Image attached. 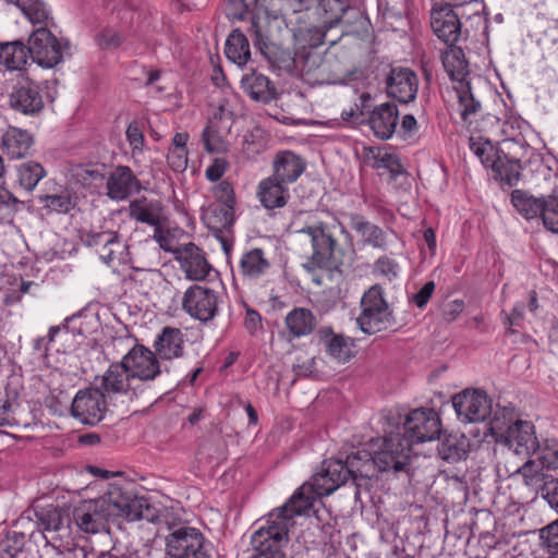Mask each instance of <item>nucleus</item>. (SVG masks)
Here are the masks:
<instances>
[{
    "label": "nucleus",
    "mask_w": 558,
    "mask_h": 558,
    "mask_svg": "<svg viewBox=\"0 0 558 558\" xmlns=\"http://www.w3.org/2000/svg\"><path fill=\"white\" fill-rule=\"evenodd\" d=\"M399 271L398 263L388 256L378 258L374 264V274L384 277L390 282L398 277Z\"/></svg>",
    "instance_id": "obj_51"
},
{
    "label": "nucleus",
    "mask_w": 558,
    "mask_h": 558,
    "mask_svg": "<svg viewBox=\"0 0 558 558\" xmlns=\"http://www.w3.org/2000/svg\"><path fill=\"white\" fill-rule=\"evenodd\" d=\"M514 475L521 476L523 484L538 494L553 474L537 459H529Z\"/></svg>",
    "instance_id": "obj_33"
},
{
    "label": "nucleus",
    "mask_w": 558,
    "mask_h": 558,
    "mask_svg": "<svg viewBox=\"0 0 558 558\" xmlns=\"http://www.w3.org/2000/svg\"><path fill=\"white\" fill-rule=\"evenodd\" d=\"M202 219L208 229L213 230L215 239L221 244H228L221 233L233 221V207L230 205L213 203L203 209Z\"/></svg>",
    "instance_id": "obj_26"
},
{
    "label": "nucleus",
    "mask_w": 558,
    "mask_h": 558,
    "mask_svg": "<svg viewBox=\"0 0 558 558\" xmlns=\"http://www.w3.org/2000/svg\"><path fill=\"white\" fill-rule=\"evenodd\" d=\"M361 308L362 313L356 323L364 333H376L391 325V312L380 287L374 286L363 294Z\"/></svg>",
    "instance_id": "obj_6"
},
{
    "label": "nucleus",
    "mask_w": 558,
    "mask_h": 558,
    "mask_svg": "<svg viewBox=\"0 0 558 558\" xmlns=\"http://www.w3.org/2000/svg\"><path fill=\"white\" fill-rule=\"evenodd\" d=\"M469 439L464 435H449L438 446L441 459L448 462H458L468 457Z\"/></svg>",
    "instance_id": "obj_39"
},
{
    "label": "nucleus",
    "mask_w": 558,
    "mask_h": 558,
    "mask_svg": "<svg viewBox=\"0 0 558 558\" xmlns=\"http://www.w3.org/2000/svg\"><path fill=\"white\" fill-rule=\"evenodd\" d=\"M205 150L210 154L226 153L229 148L228 131L219 125L217 119L209 120L202 132Z\"/></svg>",
    "instance_id": "obj_37"
},
{
    "label": "nucleus",
    "mask_w": 558,
    "mask_h": 558,
    "mask_svg": "<svg viewBox=\"0 0 558 558\" xmlns=\"http://www.w3.org/2000/svg\"><path fill=\"white\" fill-rule=\"evenodd\" d=\"M161 206L158 202L146 198L135 199L129 205L130 217L147 223L153 229V239L159 244H170L172 240L180 241L184 236L181 229H170L165 221L160 220Z\"/></svg>",
    "instance_id": "obj_7"
},
{
    "label": "nucleus",
    "mask_w": 558,
    "mask_h": 558,
    "mask_svg": "<svg viewBox=\"0 0 558 558\" xmlns=\"http://www.w3.org/2000/svg\"><path fill=\"white\" fill-rule=\"evenodd\" d=\"M305 170L302 158L292 151L279 153L274 160V178L288 184L293 183Z\"/></svg>",
    "instance_id": "obj_27"
},
{
    "label": "nucleus",
    "mask_w": 558,
    "mask_h": 558,
    "mask_svg": "<svg viewBox=\"0 0 558 558\" xmlns=\"http://www.w3.org/2000/svg\"><path fill=\"white\" fill-rule=\"evenodd\" d=\"M377 470L375 452L357 450L347 457V460H327L322 469L312 477L311 483H304L295 493L302 497H311V508L317 497L328 496L344 484L349 477L355 482L359 477L371 478Z\"/></svg>",
    "instance_id": "obj_3"
},
{
    "label": "nucleus",
    "mask_w": 558,
    "mask_h": 558,
    "mask_svg": "<svg viewBox=\"0 0 558 558\" xmlns=\"http://www.w3.org/2000/svg\"><path fill=\"white\" fill-rule=\"evenodd\" d=\"M182 308L195 319L209 322L217 313V296L211 289L193 284L183 294Z\"/></svg>",
    "instance_id": "obj_15"
},
{
    "label": "nucleus",
    "mask_w": 558,
    "mask_h": 558,
    "mask_svg": "<svg viewBox=\"0 0 558 558\" xmlns=\"http://www.w3.org/2000/svg\"><path fill=\"white\" fill-rule=\"evenodd\" d=\"M495 120L500 124L502 141H518L527 126V123L511 110L506 111L502 118H495Z\"/></svg>",
    "instance_id": "obj_44"
},
{
    "label": "nucleus",
    "mask_w": 558,
    "mask_h": 558,
    "mask_svg": "<svg viewBox=\"0 0 558 558\" xmlns=\"http://www.w3.org/2000/svg\"><path fill=\"white\" fill-rule=\"evenodd\" d=\"M537 495L558 511V477L551 475Z\"/></svg>",
    "instance_id": "obj_54"
},
{
    "label": "nucleus",
    "mask_w": 558,
    "mask_h": 558,
    "mask_svg": "<svg viewBox=\"0 0 558 558\" xmlns=\"http://www.w3.org/2000/svg\"><path fill=\"white\" fill-rule=\"evenodd\" d=\"M411 449L409 439L402 437L400 432H389V435L380 440L378 449L374 450L377 471L404 470L410 461Z\"/></svg>",
    "instance_id": "obj_9"
},
{
    "label": "nucleus",
    "mask_w": 558,
    "mask_h": 558,
    "mask_svg": "<svg viewBox=\"0 0 558 558\" xmlns=\"http://www.w3.org/2000/svg\"><path fill=\"white\" fill-rule=\"evenodd\" d=\"M241 86L244 93L253 100L269 102L275 98V87L271 85L268 77L263 74L253 72L246 74L241 80Z\"/></svg>",
    "instance_id": "obj_32"
},
{
    "label": "nucleus",
    "mask_w": 558,
    "mask_h": 558,
    "mask_svg": "<svg viewBox=\"0 0 558 558\" xmlns=\"http://www.w3.org/2000/svg\"><path fill=\"white\" fill-rule=\"evenodd\" d=\"M166 551L173 558H209L203 534L190 526L179 527L166 537Z\"/></svg>",
    "instance_id": "obj_13"
},
{
    "label": "nucleus",
    "mask_w": 558,
    "mask_h": 558,
    "mask_svg": "<svg viewBox=\"0 0 558 558\" xmlns=\"http://www.w3.org/2000/svg\"><path fill=\"white\" fill-rule=\"evenodd\" d=\"M166 251L172 252L175 259L186 277L192 280H203L210 270V265L206 260L199 246H161Z\"/></svg>",
    "instance_id": "obj_20"
},
{
    "label": "nucleus",
    "mask_w": 558,
    "mask_h": 558,
    "mask_svg": "<svg viewBox=\"0 0 558 558\" xmlns=\"http://www.w3.org/2000/svg\"><path fill=\"white\" fill-rule=\"evenodd\" d=\"M464 310V302L461 300H453L448 302L442 310L444 318L447 322L454 320Z\"/></svg>",
    "instance_id": "obj_63"
},
{
    "label": "nucleus",
    "mask_w": 558,
    "mask_h": 558,
    "mask_svg": "<svg viewBox=\"0 0 558 558\" xmlns=\"http://www.w3.org/2000/svg\"><path fill=\"white\" fill-rule=\"evenodd\" d=\"M402 437L413 444L430 441L437 438L441 432V422L437 412L433 409H416L407 414L403 421Z\"/></svg>",
    "instance_id": "obj_10"
},
{
    "label": "nucleus",
    "mask_w": 558,
    "mask_h": 558,
    "mask_svg": "<svg viewBox=\"0 0 558 558\" xmlns=\"http://www.w3.org/2000/svg\"><path fill=\"white\" fill-rule=\"evenodd\" d=\"M469 147L481 163L495 173L496 179L507 184L513 183L514 175L504 173L505 159L489 140L480 135H472L469 140Z\"/></svg>",
    "instance_id": "obj_18"
},
{
    "label": "nucleus",
    "mask_w": 558,
    "mask_h": 558,
    "mask_svg": "<svg viewBox=\"0 0 558 558\" xmlns=\"http://www.w3.org/2000/svg\"><path fill=\"white\" fill-rule=\"evenodd\" d=\"M377 167L388 169L392 175H398L402 172V166L399 159L396 156L387 153L379 157Z\"/></svg>",
    "instance_id": "obj_61"
},
{
    "label": "nucleus",
    "mask_w": 558,
    "mask_h": 558,
    "mask_svg": "<svg viewBox=\"0 0 558 558\" xmlns=\"http://www.w3.org/2000/svg\"><path fill=\"white\" fill-rule=\"evenodd\" d=\"M16 172L20 186L27 192L34 191L39 181L47 175L44 166L33 160L21 163Z\"/></svg>",
    "instance_id": "obj_43"
},
{
    "label": "nucleus",
    "mask_w": 558,
    "mask_h": 558,
    "mask_svg": "<svg viewBox=\"0 0 558 558\" xmlns=\"http://www.w3.org/2000/svg\"><path fill=\"white\" fill-rule=\"evenodd\" d=\"M310 509L311 497H302V493H294L284 505L269 512L264 524L251 536L254 551L251 558H286L282 549L288 543L294 518Z\"/></svg>",
    "instance_id": "obj_2"
},
{
    "label": "nucleus",
    "mask_w": 558,
    "mask_h": 558,
    "mask_svg": "<svg viewBox=\"0 0 558 558\" xmlns=\"http://www.w3.org/2000/svg\"><path fill=\"white\" fill-rule=\"evenodd\" d=\"M289 340L306 337L313 332L317 322L311 310L294 307L284 319Z\"/></svg>",
    "instance_id": "obj_29"
},
{
    "label": "nucleus",
    "mask_w": 558,
    "mask_h": 558,
    "mask_svg": "<svg viewBox=\"0 0 558 558\" xmlns=\"http://www.w3.org/2000/svg\"><path fill=\"white\" fill-rule=\"evenodd\" d=\"M225 52L231 62L245 65L251 58L250 44L245 35L239 29L233 31L227 38Z\"/></svg>",
    "instance_id": "obj_41"
},
{
    "label": "nucleus",
    "mask_w": 558,
    "mask_h": 558,
    "mask_svg": "<svg viewBox=\"0 0 558 558\" xmlns=\"http://www.w3.org/2000/svg\"><path fill=\"white\" fill-rule=\"evenodd\" d=\"M126 138L132 148V156L135 157L144 150L145 137L137 122H132L126 129Z\"/></svg>",
    "instance_id": "obj_53"
},
{
    "label": "nucleus",
    "mask_w": 558,
    "mask_h": 558,
    "mask_svg": "<svg viewBox=\"0 0 558 558\" xmlns=\"http://www.w3.org/2000/svg\"><path fill=\"white\" fill-rule=\"evenodd\" d=\"M228 162L225 158H216L213 163L206 169V178L209 181H218L226 172Z\"/></svg>",
    "instance_id": "obj_59"
},
{
    "label": "nucleus",
    "mask_w": 558,
    "mask_h": 558,
    "mask_svg": "<svg viewBox=\"0 0 558 558\" xmlns=\"http://www.w3.org/2000/svg\"><path fill=\"white\" fill-rule=\"evenodd\" d=\"M351 227L365 244H378L384 241V231L361 216L351 218Z\"/></svg>",
    "instance_id": "obj_47"
},
{
    "label": "nucleus",
    "mask_w": 558,
    "mask_h": 558,
    "mask_svg": "<svg viewBox=\"0 0 558 558\" xmlns=\"http://www.w3.org/2000/svg\"><path fill=\"white\" fill-rule=\"evenodd\" d=\"M452 405L461 423L484 422L493 412L492 400L481 389H464L452 397Z\"/></svg>",
    "instance_id": "obj_11"
},
{
    "label": "nucleus",
    "mask_w": 558,
    "mask_h": 558,
    "mask_svg": "<svg viewBox=\"0 0 558 558\" xmlns=\"http://www.w3.org/2000/svg\"><path fill=\"white\" fill-rule=\"evenodd\" d=\"M240 266L244 275L258 277L269 268V262L259 247H254L242 256Z\"/></svg>",
    "instance_id": "obj_45"
},
{
    "label": "nucleus",
    "mask_w": 558,
    "mask_h": 558,
    "mask_svg": "<svg viewBox=\"0 0 558 558\" xmlns=\"http://www.w3.org/2000/svg\"><path fill=\"white\" fill-rule=\"evenodd\" d=\"M441 60L445 71L452 81H457L459 86L466 83L468 62L460 47L450 46L442 52Z\"/></svg>",
    "instance_id": "obj_35"
},
{
    "label": "nucleus",
    "mask_w": 558,
    "mask_h": 558,
    "mask_svg": "<svg viewBox=\"0 0 558 558\" xmlns=\"http://www.w3.org/2000/svg\"><path fill=\"white\" fill-rule=\"evenodd\" d=\"M544 226L547 230L558 233V198L548 197L542 211Z\"/></svg>",
    "instance_id": "obj_50"
},
{
    "label": "nucleus",
    "mask_w": 558,
    "mask_h": 558,
    "mask_svg": "<svg viewBox=\"0 0 558 558\" xmlns=\"http://www.w3.org/2000/svg\"><path fill=\"white\" fill-rule=\"evenodd\" d=\"M537 460L547 471L558 470V440L545 439L539 442L537 449Z\"/></svg>",
    "instance_id": "obj_48"
},
{
    "label": "nucleus",
    "mask_w": 558,
    "mask_h": 558,
    "mask_svg": "<svg viewBox=\"0 0 558 558\" xmlns=\"http://www.w3.org/2000/svg\"><path fill=\"white\" fill-rule=\"evenodd\" d=\"M101 49H114L122 43V37L113 29L102 31L96 38Z\"/></svg>",
    "instance_id": "obj_57"
},
{
    "label": "nucleus",
    "mask_w": 558,
    "mask_h": 558,
    "mask_svg": "<svg viewBox=\"0 0 558 558\" xmlns=\"http://www.w3.org/2000/svg\"><path fill=\"white\" fill-rule=\"evenodd\" d=\"M121 250L116 254L112 250H109L106 254H100L102 260L109 266H116L117 264H125L128 262L129 246H119Z\"/></svg>",
    "instance_id": "obj_60"
},
{
    "label": "nucleus",
    "mask_w": 558,
    "mask_h": 558,
    "mask_svg": "<svg viewBox=\"0 0 558 558\" xmlns=\"http://www.w3.org/2000/svg\"><path fill=\"white\" fill-rule=\"evenodd\" d=\"M69 49V41L59 40L48 27L36 28L28 39L29 57L44 69L60 64Z\"/></svg>",
    "instance_id": "obj_5"
},
{
    "label": "nucleus",
    "mask_w": 558,
    "mask_h": 558,
    "mask_svg": "<svg viewBox=\"0 0 558 558\" xmlns=\"http://www.w3.org/2000/svg\"><path fill=\"white\" fill-rule=\"evenodd\" d=\"M10 107L25 116H35L44 108L38 84L27 76H20L9 95Z\"/></svg>",
    "instance_id": "obj_14"
},
{
    "label": "nucleus",
    "mask_w": 558,
    "mask_h": 558,
    "mask_svg": "<svg viewBox=\"0 0 558 558\" xmlns=\"http://www.w3.org/2000/svg\"><path fill=\"white\" fill-rule=\"evenodd\" d=\"M39 520L45 530L49 532H60L69 529V519L63 517L58 509L43 511L39 515Z\"/></svg>",
    "instance_id": "obj_49"
},
{
    "label": "nucleus",
    "mask_w": 558,
    "mask_h": 558,
    "mask_svg": "<svg viewBox=\"0 0 558 558\" xmlns=\"http://www.w3.org/2000/svg\"><path fill=\"white\" fill-rule=\"evenodd\" d=\"M8 2L17 7L33 25L48 26L51 19L50 10L41 0H8Z\"/></svg>",
    "instance_id": "obj_40"
},
{
    "label": "nucleus",
    "mask_w": 558,
    "mask_h": 558,
    "mask_svg": "<svg viewBox=\"0 0 558 558\" xmlns=\"http://www.w3.org/2000/svg\"><path fill=\"white\" fill-rule=\"evenodd\" d=\"M543 537L546 538L547 547L558 556V524H550L543 530Z\"/></svg>",
    "instance_id": "obj_64"
},
{
    "label": "nucleus",
    "mask_w": 558,
    "mask_h": 558,
    "mask_svg": "<svg viewBox=\"0 0 558 558\" xmlns=\"http://www.w3.org/2000/svg\"><path fill=\"white\" fill-rule=\"evenodd\" d=\"M434 289L435 283L433 281H428L413 295V302L417 307L423 308L427 304Z\"/></svg>",
    "instance_id": "obj_62"
},
{
    "label": "nucleus",
    "mask_w": 558,
    "mask_h": 558,
    "mask_svg": "<svg viewBox=\"0 0 558 558\" xmlns=\"http://www.w3.org/2000/svg\"><path fill=\"white\" fill-rule=\"evenodd\" d=\"M456 90L459 100L460 116L465 123H471L473 117L481 109V102L474 98L469 83L461 84L456 87Z\"/></svg>",
    "instance_id": "obj_46"
},
{
    "label": "nucleus",
    "mask_w": 558,
    "mask_h": 558,
    "mask_svg": "<svg viewBox=\"0 0 558 558\" xmlns=\"http://www.w3.org/2000/svg\"><path fill=\"white\" fill-rule=\"evenodd\" d=\"M2 146L11 159H21L28 155L34 140L22 129L10 126L2 135Z\"/></svg>",
    "instance_id": "obj_30"
},
{
    "label": "nucleus",
    "mask_w": 558,
    "mask_h": 558,
    "mask_svg": "<svg viewBox=\"0 0 558 558\" xmlns=\"http://www.w3.org/2000/svg\"><path fill=\"white\" fill-rule=\"evenodd\" d=\"M257 196L265 208H279L287 204L289 190L286 183L271 175L259 182Z\"/></svg>",
    "instance_id": "obj_28"
},
{
    "label": "nucleus",
    "mask_w": 558,
    "mask_h": 558,
    "mask_svg": "<svg viewBox=\"0 0 558 558\" xmlns=\"http://www.w3.org/2000/svg\"><path fill=\"white\" fill-rule=\"evenodd\" d=\"M492 418L488 423V430L496 441L501 442L508 432L519 421L515 409L512 407H497L492 412Z\"/></svg>",
    "instance_id": "obj_34"
},
{
    "label": "nucleus",
    "mask_w": 558,
    "mask_h": 558,
    "mask_svg": "<svg viewBox=\"0 0 558 558\" xmlns=\"http://www.w3.org/2000/svg\"><path fill=\"white\" fill-rule=\"evenodd\" d=\"M111 517L148 522H154L158 518L156 508L145 497L132 496L119 487L112 488L107 497L81 502L73 511L77 527L86 533L105 530Z\"/></svg>",
    "instance_id": "obj_1"
},
{
    "label": "nucleus",
    "mask_w": 558,
    "mask_h": 558,
    "mask_svg": "<svg viewBox=\"0 0 558 558\" xmlns=\"http://www.w3.org/2000/svg\"><path fill=\"white\" fill-rule=\"evenodd\" d=\"M105 195L113 202H123L142 190L141 181L128 166H118L105 175Z\"/></svg>",
    "instance_id": "obj_16"
},
{
    "label": "nucleus",
    "mask_w": 558,
    "mask_h": 558,
    "mask_svg": "<svg viewBox=\"0 0 558 558\" xmlns=\"http://www.w3.org/2000/svg\"><path fill=\"white\" fill-rule=\"evenodd\" d=\"M398 119L399 112L397 106L385 102L372 111L368 123L377 137L388 140L396 131Z\"/></svg>",
    "instance_id": "obj_25"
},
{
    "label": "nucleus",
    "mask_w": 558,
    "mask_h": 558,
    "mask_svg": "<svg viewBox=\"0 0 558 558\" xmlns=\"http://www.w3.org/2000/svg\"><path fill=\"white\" fill-rule=\"evenodd\" d=\"M29 58L28 47L21 41L0 44V64L10 71H21Z\"/></svg>",
    "instance_id": "obj_36"
},
{
    "label": "nucleus",
    "mask_w": 558,
    "mask_h": 558,
    "mask_svg": "<svg viewBox=\"0 0 558 558\" xmlns=\"http://www.w3.org/2000/svg\"><path fill=\"white\" fill-rule=\"evenodd\" d=\"M187 150L169 148L167 160L169 166L177 172H183L187 167Z\"/></svg>",
    "instance_id": "obj_56"
},
{
    "label": "nucleus",
    "mask_w": 558,
    "mask_h": 558,
    "mask_svg": "<svg viewBox=\"0 0 558 558\" xmlns=\"http://www.w3.org/2000/svg\"><path fill=\"white\" fill-rule=\"evenodd\" d=\"M70 180L85 189L96 190L105 180L97 165H74L69 170Z\"/></svg>",
    "instance_id": "obj_38"
},
{
    "label": "nucleus",
    "mask_w": 558,
    "mask_h": 558,
    "mask_svg": "<svg viewBox=\"0 0 558 558\" xmlns=\"http://www.w3.org/2000/svg\"><path fill=\"white\" fill-rule=\"evenodd\" d=\"M19 199L2 184H0V217L13 211Z\"/></svg>",
    "instance_id": "obj_58"
},
{
    "label": "nucleus",
    "mask_w": 558,
    "mask_h": 558,
    "mask_svg": "<svg viewBox=\"0 0 558 558\" xmlns=\"http://www.w3.org/2000/svg\"><path fill=\"white\" fill-rule=\"evenodd\" d=\"M430 25L435 35L449 46L454 45L461 36V22L449 7L433 10Z\"/></svg>",
    "instance_id": "obj_22"
},
{
    "label": "nucleus",
    "mask_w": 558,
    "mask_h": 558,
    "mask_svg": "<svg viewBox=\"0 0 558 558\" xmlns=\"http://www.w3.org/2000/svg\"><path fill=\"white\" fill-rule=\"evenodd\" d=\"M386 90L389 97L408 104L416 98L417 75L409 68H392L386 77Z\"/></svg>",
    "instance_id": "obj_17"
},
{
    "label": "nucleus",
    "mask_w": 558,
    "mask_h": 558,
    "mask_svg": "<svg viewBox=\"0 0 558 558\" xmlns=\"http://www.w3.org/2000/svg\"><path fill=\"white\" fill-rule=\"evenodd\" d=\"M120 361L109 365L102 376L95 378V384L109 401H133L145 395L143 388L131 377Z\"/></svg>",
    "instance_id": "obj_4"
},
{
    "label": "nucleus",
    "mask_w": 558,
    "mask_h": 558,
    "mask_svg": "<svg viewBox=\"0 0 558 558\" xmlns=\"http://www.w3.org/2000/svg\"><path fill=\"white\" fill-rule=\"evenodd\" d=\"M185 333L179 328L165 327L154 343L158 359L170 361L183 356Z\"/></svg>",
    "instance_id": "obj_24"
},
{
    "label": "nucleus",
    "mask_w": 558,
    "mask_h": 558,
    "mask_svg": "<svg viewBox=\"0 0 558 558\" xmlns=\"http://www.w3.org/2000/svg\"><path fill=\"white\" fill-rule=\"evenodd\" d=\"M108 398L94 383V386L81 389L72 400L73 417L86 425L98 424L106 414Z\"/></svg>",
    "instance_id": "obj_12"
},
{
    "label": "nucleus",
    "mask_w": 558,
    "mask_h": 558,
    "mask_svg": "<svg viewBox=\"0 0 558 558\" xmlns=\"http://www.w3.org/2000/svg\"><path fill=\"white\" fill-rule=\"evenodd\" d=\"M343 264V246H314V252L304 267L308 271L316 268L336 270Z\"/></svg>",
    "instance_id": "obj_31"
},
{
    "label": "nucleus",
    "mask_w": 558,
    "mask_h": 558,
    "mask_svg": "<svg viewBox=\"0 0 558 558\" xmlns=\"http://www.w3.org/2000/svg\"><path fill=\"white\" fill-rule=\"evenodd\" d=\"M214 196L216 201L214 203L217 204H223V205H230L233 207L234 205V193L232 185L227 182L222 181L219 184H217L214 190Z\"/></svg>",
    "instance_id": "obj_55"
},
{
    "label": "nucleus",
    "mask_w": 558,
    "mask_h": 558,
    "mask_svg": "<svg viewBox=\"0 0 558 558\" xmlns=\"http://www.w3.org/2000/svg\"><path fill=\"white\" fill-rule=\"evenodd\" d=\"M308 238L312 244H335V240L322 223L308 226L306 229L296 230Z\"/></svg>",
    "instance_id": "obj_52"
},
{
    "label": "nucleus",
    "mask_w": 558,
    "mask_h": 558,
    "mask_svg": "<svg viewBox=\"0 0 558 558\" xmlns=\"http://www.w3.org/2000/svg\"><path fill=\"white\" fill-rule=\"evenodd\" d=\"M319 340L327 354L339 363H345L354 356V340L342 333H336L330 327H323L318 331Z\"/></svg>",
    "instance_id": "obj_23"
},
{
    "label": "nucleus",
    "mask_w": 558,
    "mask_h": 558,
    "mask_svg": "<svg viewBox=\"0 0 558 558\" xmlns=\"http://www.w3.org/2000/svg\"><path fill=\"white\" fill-rule=\"evenodd\" d=\"M511 203L522 216L532 219L542 215L546 199L515 190L511 194Z\"/></svg>",
    "instance_id": "obj_42"
},
{
    "label": "nucleus",
    "mask_w": 558,
    "mask_h": 558,
    "mask_svg": "<svg viewBox=\"0 0 558 558\" xmlns=\"http://www.w3.org/2000/svg\"><path fill=\"white\" fill-rule=\"evenodd\" d=\"M501 442L515 453L525 456L535 453L539 445L533 423L520 418Z\"/></svg>",
    "instance_id": "obj_21"
},
{
    "label": "nucleus",
    "mask_w": 558,
    "mask_h": 558,
    "mask_svg": "<svg viewBox=\"0 0 558 558\" xmlns=\"http://www.w3.org/2000/svg\"><path fill=\"white\" fill-rule=\"evenodd\" d=\"M126 367L130 376L143 388L146 393L150 381H153L160 373V363L150 349L143 344H135L131 348L120 361Z\"/></svg>",
    "instance_id": "obj_8"
},
{
    "label": "nucleus",
    "mask_w": 558,
    "mask_h": 558,
    "mask_svg": "<svg viewBox=\"0 0 558 558\" xmlns=\"http://www.w3.org/2000/svg\"><path fill=\"white\" fill-rule=\"evenodd\" d=\"M38 202L48 214L66 215L77 208L80 195L72 186L53 184L38 195Z\"/></svg>",
    "instance_id": "obj_19"
}]
</instances>
